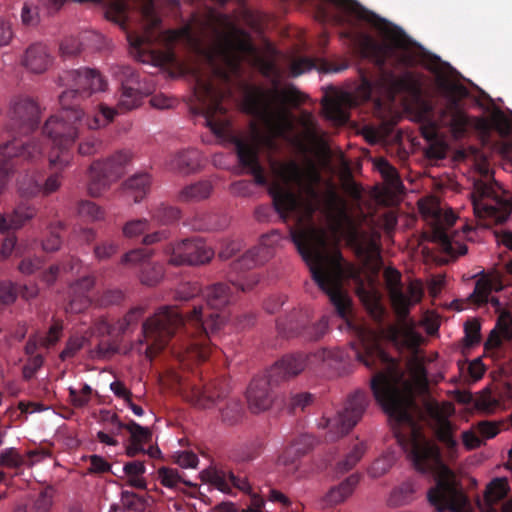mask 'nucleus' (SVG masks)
<instances>
[{
  "instance_id": "obj_58",
  "label": "nucleus",
  "mask_w": 512,
  "mask_h": 512,
  "mask_svg": "<svg viewBox=\"0 0 512 512\" xmlns=\"http://www.w3.org/2000/svg\"><path fill=\"white\" fill-rule=\"evenodd\" d=\"M101 141L96 137H89L79 144V153L84 156L93 155L101 148Z\"/></svg>"
},
{
  "instance_id": "obj_34",
  "label": "nucleus",
  "mask_w": 512,
  "mask_h": 512,
  "mask_svg": "<svg viewBox=\"0 0 512 512\" xmlns=\"http://www.w3.org/2000/svg\"><path fill=\"white\" fill-rule=\"evenodd\" d=\"M207 304L212 308H221L231 300L230 287L225 284H215L208 287L205 292Z\"/></svg>"
},
{
  "instance_id": "obj_47",
  "label": "nucleus",
  "mask_w": 512,
  "mask_h": 512,
  "mask_svg": "<svg viewBox=\"0 0 512 512\" xmlns=\"http://www.w3.org/2000/svg\"><path fill=\"white\" fill-rule=\"evenodd\" d=\"M24 462L23 457L15 448H6L0 453V465L7 468H17Z\"/></svg>"
},
{
  "instance_id": "obj_39",
  "label": "nucleus",
  "mask_w": 512,
  "mask_h": 512,
  "mask_svg": "<svg viewBox=\"0 0 512 512\" xmlns=\"http://www.w3.org/2000/svg\"><path fill=\"white\" fill-rule=\"evenodd\" d=\"M215 391L211 388H205L204 390H194L190 400L193 404L201 409H211L220 404L222 398L218 395L217 401L214 399Z\"/></svg>"
},
{
  "instance_id": "obj_3",
  "label": "nucleus",
  "mask_w": 512,
  "mask_h": 512,
  "mask_svg": "<svg viewBox=\"0 0 512 512\" xmlns=\"http://www.w3.org/2000/svg\"><path fill=\"white\" fill-rule=\"evenodd\" d=\"M354 330L367 355L365 358L357 352L356 358L367 367L372 366L370 358L385 364V371L379 372L371 380L373 393L390 421L395 426L408 428L409 439H405V435L398 428L394 427V430L414 468L421 473L434 475L436 486L429 490L428 499L435 507V512H466V497L457 486L455 474L442 462L438 448L423 437L411 415L413 393L424 390L426 385L427 375L423 362L417 357L409 360V378H405L399 372L397 363L379 346V340L388 337L394 341L403 338L404 344L412 348L420 342V335L408 325L401 329L390 326L387 331L367 327H354Z\"/></svg>"
},
{
  "instance_id": "obj_59",
  "label": "nucleus",
  "mask_w": 512,
  "mask_h": 512,
  "mask_svg": "<svg viewBox=\"0 0 512 512\" xmlns=\"http://www.w3.org/2000/svg\"><path fill=\"white\" fill-rule=\"evenodd\" d=\"M79 213L90 217L92 220H99L103 218L102 210L96 204L89 201L80 203Z\"/></svg>"
},
{
  "instance_id": "obj_37",
  "label": "nucleus",
  "mask_w": 512,
  "mask_h": 512,
  "mask_svg": "<svg viewBox=\"0 0 512 512\" xmlns=\"http://www.w3.org/2000/svg\"><path fill=\"white\" fill-rule=\"evenodd\" d=\"M116 114L117 111L115 109L101 104L97 114L93 117H86L84 125L92 130L105 127L114 119Z\"/></svg>"
},
{
  "instance_id": "obj_50",
  "label": "nucleus",
  "mask_w": 512,
  "mask_h": 512,
  "mask_svg": "<svg viewBox=\"0 0 512 512\" xmlns=\"http://www.w3.org/2000/svg\"><path fill=\"white\" fill-rule=\"evenodd\" d=\"M148 229L146 219H136L128 221L122 229L123 235L127 238H136Z\"/></svg>"
},
{
  "instance_id": "obj_28",
  "label": "nucleus",
  "mask_w": 512,
  "mask_h": 512,
  "mask_svg": "<svg viewBox=\"0 0 512 512\" xmlns=\"http://www.w3.org/2000/svg\"><path fill=\"white\" fill-rule=\"evenodd\" d=\"M442 122L449 125L455 134L459 136L468 124L466 114L458 107L456 102H451L442 115Z\"/></svg>"
},
{
  "instance_id": "obj_54",
  "label": "nucleus",
  "mask_w": 512,
  "mask_h": 512,
  "mask_svg": "<svg viewBox=\"0 0 512 512\" xmlns=\"http://www.w3.org/2000/svg\"><path fill=\"white\" fill-rule=\"evenodd\" d=\"M173 461L182 468H196L198 457L190 451H180L174 453Z\"/></svg>"
},
{
  "instance_id": "obj_16",
  "label": "nucleus",
  "mask_w": 512,
  "mask_h": 512,
  "mask_svg": "<svg viewBox=\"0 0 512 512\" xmlns=\"http://www.w3.org/2000/svg\"><path fill=\"white\" fill-rule=\"evenodd\" d=\"M11 120L15 127H20L25 133L31 131L38 122L39 108L30 98H19L11 105Z\"/></svg>"
},
{
  "instance_id": "obj_19",
  "label": "nucleus",
  "mask_w": 512,
  "mask_h": 512,
  "mask_svg": "<svg viewBox=\"0 0 512 512\" xmlns=\"http://www.w3.org/2000/svg\"><path fill=\"white\" fill-rule=\"evenodd\" d=\"M310 358V356L302 354L286 356L273 366L271 374L280 379L294 377L305 370Z\"/></svg>"
},
{
  "instance_id": "obj_38",
  "label": "nucleus",
  "mask_w": 512,
  "mask_h": 512,
  "mask_svg": "<svg viewBox=\"0 0 512 512\" xmlns=\"http://www.w3.org/2000/svg\"><path fill=\"white\" fill-rule=\"evenodd\" d=\"M509 318L501 317L496 327L490 332L485 343L486 349H494L500 346L502 339L510 338Z\"/></svg>"
},
{
  "instance_id": "obj_12",
  "label": "nucleus",
  "mask_w": 512,
  "mask_h": 512,
  "mask_svg": "<svg viewBox=\"0 0 512 512\" xmlns=\"http://www.w3.org/2000/svg\"><path fill=\"white\" fill-rule=\"evenodd\" d=\"M366 407V396L361 392L355 393L342 412L327 420L326 428L329 440L333 441L347 434L360 420Z\"/></svg>"
},
{
  "instance_id": "obj_57",
  "label": "nucleus",
  "mask_w": 512,
  "mask_h": 512,
  "mask_svg": "<svg viewBox=\"0 0 512 512\" xmlns=\"http://www.w3.org/2000/svg\"><path fill=\"white\" fill-rule=\"evenodd\" d=\"M16 298L14 285L9 281L0 282V304H11Z\"/></svg>"
},
{
  "instance_id": "obj_6",
  "label": "nucleus",
  "mask_w": 512,
  "mask_h": 512,
  "mask_svg": "<svg viewBox=\"0 0 512 512\" xmlns=\"http://www.w3.org/2000/svg\"><path fill=\"white\" fill-rule=\"evenodd\" d=\"M419 209L432 227V240L439 243L444 252L452 257L467 253V246L454 240L449 233V229L456 221V216L450 208L442 207L435 197H427L419 201Z\"/></svg>"
},
{
  "instance_id": "obj_29",
  "label": "nucleus",
  "mask_w": 512,
  "mask_h": 512,
  "mask_svg": "<svg viewBox=\"0 0 512 512\" xmlns=\"http://www.w3.org/2000/svg\"><path fill=\"white\" fill-rule=\"evenodd\" d=\"M360 476L352 474L342 481L338 486L332 488L327 494V499L332 504H339L350 497L357 485L359 484Z\"/></svg>"
},
{
  "instance_id": "obj_8",
  "label": "nucleus",
  "mask_w": 512,
  "mask_h": 512,
  "mask_svg": "<svg viewBox=\"0 0 512 512\" xmlns=\"http://www.w3.org/2000/svg\"><path fill=\"white\" fill-rule=\"evenodd\" d=\"M472 202L477 217H492L498 222L506 220L512 210V197L497 182H475Z\"/></svg>"
},
{
  "instance_id": "obj_1",
  "label": "nucleus",
  "mask_w": 512,
  "mask_h": 512,
  "mask_svg": "<svg viewBox=\"0 0 512 512\" xmlns=\"http://www.w3.org/2000/svg\"><path fill=\"white\" fill-rule=\"evenodd\" d=\"M163 38L167 43H187L212 69L213 74H209L201 68H186L195 79L194 97L205 124L219 137L225 135L228 120L224 116L226 108L222 104L224 92L218 87V82L228 81L238 75L243 60L258 67L263 75L270 78L271 88L247 87L242 103L243 110L257 117L264 125V130L252 124L248 135L235 140L239 161L254 175L257 184L265 183L259 163V150L274 149L276 137L291 141L303 152L318 156L326 154L327 135L319 128L311 113H301V131L293 132L294 118L286 105L295 107L303 101L304 96L294 85L280 87L281 71L271 59L251 45L248 35L238 29L231 18L209 11L205 16L193 17L178 30L165 32Z\"/></svg>"
},
{
  "instance_id": "obj_44",
  "label": "nucleus",
  "mask_w": 512,
  "mask_h": 512,
  "mask_svg": "<svg viewBox=\"0 0 512 512\" xmlns=\"http://www.w3.org/2000/svg\"><path fill=\"white\" fill-rule=\"evenodd\" d=\"M418 489L414 481H406L392 493V501L396 505H402L410 501L413 493Z\"/></svg>"
},
{
  "instance_id": "obj_26",
  "label": "nucleus",
  "mask_w": 512,
  "mask_h": 512,
  "mask_svg": "<svg viewBox=\"0 0 512 512\" xmlns=\"http://www.w3.org/2000/svg\"><path fill=\"white\" fill-rule=\"evenodd\" d=\"M312 69H317L320 72H339L345 67H331L326 62L320 61L315 63L310 58L300 57L294 59L290 65V75L292 77H298L306 72L311 71Z\"/></svg>"
},
{
  "instance_id": "obj_22",
  "label": "nucleus",
  "mask_w": 512,
  "mask_h": 512,
  "mask_svg": "<svg viewBox=\"0 0 512 512\" xmlns=\"http://www.w3.org/2000/svg\"><path fill=\"white\" fill-rule=\"evenodd\" d=\"M503 288L499 274L489 273L482 276L475 285L473 293L470 298L477 304H482L489 301V295L492 291H499Z\"/></svg>"
},
{
  "instance_id": "obj_23",
  "label": "nucleus",
  "mask_w": 512,
  "mask_h": 512,
  "mask_svg": "<svg viewBox=\"0 0 512 512\" xmlns=\"http://www.w3.org/2000/svg\"><path fill=\"white\" fill-rule=\"evenodd\" d=\"M23 63L31 72H44L50 63L46 47L41 44L30 46L26 51Z\"/></svg>"
},
{
  "instance_id": "obj_9",
  "label": "nucleus",
  "mask_w": 512,
  "mask_h": 512,
  "mask_svg": "<svg viewBox=\"0 0 512 512\" xmlns=\"http://www.w3.org/2000/svg\"><path fill=\"white\" fill-rule=\"evenodd\" d=\"M59 84L66 90L59 96L62 107L69 106L75 97L85 98L96 92L104 91L106 82L95 70L83 68L63 72L58 78Z\"/></svg>"
},
{
  "instance_id": "obj_60",
  "label": "nucleus",
  "mask_w": 512,
  "mask_h": 512,
  "mask_svg": "<svg viewBox=\"0 0 512 512\" xmlns=\"http://www.w3.org/2000/svg\"><path fill=\"white\" fill-rule=\"evenodd\" d=\"M475 429L481 435L482 440L493 438L499 433L497 424L488 421L479 422Z\"/></svg>"
},
{
  "instance_id": "obj_40",
  "label": "nucleus",
  "mask_w": 512,
  "mask_h": 512,
  "mask_svg": "<svg viewBox=\"0 0 512 512\" xmlns=\"http://www.w3.org/2000/svg\"><path fill=\"white\" fill-rule=\"evenodd\" d=\"M411 75L404 73L402 75L386 74L382 78L381 85L390 92H399L408 90L411 86Z\"/></svg>"
},
{
  "instance_id": "obj_32",
  "label": "nucleus",
  "mask_w": 512,
  "mask_h": 512,
  "mask_svg": "<svg viewBox=\"0 0 512 512\" xmlns=\"http://www.w3.org/2000/svg\"><path fill=\"white\" fill-rule=\"evenodd\" d=\"M34 215V210L29 207L20 206L12 215L6 217L0 216V231L6 232L9 230H15L24 225V223L31 219Z\"/></svg>"
},
{
  "instance_id": "obj_10",
  "label": "nucleus",
  "mask_w": 512,
  "mask_h": 512,
  "mask_svg": "<svg viewBox=\"0 0 512 512\" xmlns=\"http://www.w3.org/2000/svg\"><path fill=\"white\" fill-rule=\"evenodd\" d=\"M384 279L389 291L390 300L398 318L405 320L410 308L420 302L423 295V288L420 282H411L406 291H403L400 281V273L388 267L384 271Z\"/></svg>"
},
{
  "instance_id": "obj_63",
  "label": "nucleus",
  "mask_w": 512,
  "mask_h": 512,
  "mask_svg": "<svg viewBox=\"0 0 512 512\" xmlns=\"http://www.w3.org/2000/svg\"><path fill=\"white\" fill-rule=\"evenodd\" d=\"M41 265H42V260L38 257H35L33 259L26 258L20 262L18 269L21 273L29 275V274H32L37 269H39L41 267Z\"/></svg>"
},
{
  "instance_id": "obj_15",
  "label": "nucleus",
  "mask_w": 512,
  "mask_h": 512,
  "mask_svg": "<svg viewBox=\"0 0 512 512\" xmlns=\"http://www.w3.org/2000/svg\"><path fill=\"white\" fill-rule=\"evenodd\" d=\"M248 407L253 413H261L272 406L273 394L268 377L262 376L252 380L247 389Z\"/></svg>"
},
{
  "instance_id": "obj_45",
  "label": "nucleus",
  "mask_w": 512,
  "mask_h": 512,
  "mask_svg": "<svg viewBox=\"0 0 512 512\" xmlns=\"http://www.w3.org/2000/svg\"><path fill=\"white\" fill-rule=\"evenodd\" d=\"M395 463V457L393 453L383 455L378 458L369 468V474L373 478H378L384 475Z\"/></svg>"
},
{
  "instance_id": "obj_27",
  "label": "nucleus",
  "mask_w": 512,
  "mask_h": 512,
  "mask_svg": "<svg viewBox=\"0 0 512 512\" xmlns=\"http://www.w3.org/2000/svg\"><path fill=\"white\" fill-rule=\"evenodd\" d=\"M151 178L147 173H138L130 177L124 183V190L134 202H138L147 194L150 189Z\"/></svg>"
},
{
  "instance_id": "obj_2",
  "label": "nucleus",
  "mask_w": 512,
  "mask_h": 512,
  "mask_svg": "<svg viewBox=\"0 0 512 512\" xmlns=\"http://www.w3.org/2000/svg\"><path fill=\"white\" fill-rule=\"evenodd\" d=\"M274 173L277 180L270 188L274 206L284 220L291 218L296 221L297 227L290 228L291 240L308 265L314 281L344 318L350 299L341 286L344 271L337 243L341 238H347L355 245L365 268L377 273L381 267L379 235L358 234L346 213L344 201L331 185L323 196L328 227L317 228L308 223L321 202L317 189L321 177L314 163L302 166L293 161L280 163L274 167Z\"/></svg>"
},
{
  "instance_id": "obj_31",
  "label": "nucleus",
  "mask_w": 512,
  "mask_h": 512,
  "mask_svg": "<svg viewBox=\"0 0 512 512\" xmlns=\"http://www.w3.org/2000/svg\"><path fill=\"white\" fill-rule=\"evenodd\" d=\"M145 3L142 6L143 16L146 18L145 31L142 36L136 37L135 40L131 41V44L140 47L143 43H150L156 39L152 29L157 26L159 20L153 15L152 0H144Z\"/></svg>"
},
{
  "instance_id": "obj_42",
  "label": "nucleus",
  "mask_w": 512,
  "mask_h": 512,
  "mask_svg": "<svg viewBox=\"0 0 512 512\" xmlns=\"http://www.w3.org/2000/svg\"><path fill=\"white\" fill-rule=\"evenodd\" d=\"M158 479L161 484L168 488H175L180 483L192 486L190 481L184 480L177 470L168 467H162L158 470Z\"/></svg>"
},
{
  "instance_id": "obj_17",
  "label": "nucleus",
  "mask_w": 512,
  "mask_h": 512,
  "mask_svg": "<svg viewBox=\"0 0 512 512\" xmlns=\"http://www.w3.org/2000/svg\"><path fill=\"white\" fill-rule=\"evenodd\" d=\"M430 413L438 423V437L449 448H454L457 444L451 434V425L448 418L454 413V406L451 402L430 405Z\"/></svg>"
},
{
  "instance_id": "obj_51",
  "label": "nucleus",
  "mask_w": 512,
  "mask_h": 512,
  "mask_svg": "<svg viewBox=\"0 0 512 512\" xmlns=\"http://www.w3.org/2000/svg\"><path fill=\"white\" fill-rule=\"evenodd\" d=\"M222 419L226 422L233 423L237 421L242 414V407L237 400H231L226 403L225 407H220Z\"/></svg>"
},
{
  "instance_id": "obj_48",
  "label": "nucleus",
  "mask_w": 512,
  "mask_h": 512,
  "mask_svg": "<svg viewBox=\"0 0 512 512\" xmlns=\"http://www.w3.org/2000/svg\"><path fill=\"white\" fill-rule=\"evenodd\" d=\"M29 147H23L22 143L14 140L13 142H9L2 147V154L6 157H13L18 155H25L27 157H34L36 154H39L40 151L36 150L35 146H33V153L28 151Z\"/></svg>"
},
{
  "instance_id": "obj_21",
  "label": "nucleus",
  "mask_w": 512,
  "mask_h": 512,
  "mask_svg": "<svg viewBox=\"0 0 512 512\" xmlns=\"http://www.w3.org/2000/svg\"><path fill=\"white\" fill-rule=\"evenodd\" d=\"M509 492L506 478H495L486 487L484 500L478 503L481 512H497L493 504L503 499Z\"/></svg>"
},
{
  "instance_id": "obj_35",
  "label": "nucleus",
  "mask_w": 512,
  "mask_h": 512,
  "mask_svg": "<svg viewBox=\"0 0 512 512\" xmlns=\"http://www.w3.org/2000/svg\"><path fill=\"white\" fill-rule=\"evenodd\" d=\"M376 166L379 172L387 182V189L393 194L402 192L403 185L397 175L394 167H392L385 159L376 160Z\"/></svg>"
},
{
  "instance_id": "obj_41",
  "label": "nucleus",
  "mask_w": 512,
  "mask_h": 512,
  "mask_svg": "<svg viewBox=\"0 0 512 512\" xmlns=\"http://www.w3.org/2000/svg\"><path fill=\"white\" fill-rule=\"evenodd\" d=\"M359 295L370 315L376 321H381L385 311L380 303L377 293L375 291H359Z\"/></svg>"
},
{
  "instance_id": "obj_25",
  "label": "nucleus",
  "mask_w": 512,
  "mask_h": 512,
  "mask_svg": "<svg viewBox=\"0 0 512 512\" xmlns=\"http://www.w3.org/2000/svg\"><path fill=\"white\" fill-rule=\"evenodd\" d=\"M188 321L201 325L205 335L210 336L220 329L222 320L214 313H204L202 306L195 307L188 316Z\"/></svg>"
},
{
  "instance_id": "obj_55",
  "label": "nucleus",
  "mask_w": 512,
  "mask_h": 512,
  "mask_svg": "<svg viewBox=\"0 0 512 512\" xmlns=\"http://www.w3.org/2000/svg\"><path fill=\"white\" fill-rule=\"evenodd\" d=\"M86 343V338L83 336H76L69 339L65 349L61 352L60 357L66 359L74 356Z\"/></svg>"
},
{
  "instance_id": "obj_7",
  "label": "nucleus",
  "mask_w": 512,
  "mask_h": 512,
  "mask_svg": "<svg viewBox=\"0 0 512 512\" xmlns=\"http://www.w3.org/2000/svg\"><path fill=\"white\" fill-rule=\"evenodd\" d=\"M183 323V319L178 310L173 307H162L152 317L143 324V340L137 344L138 352H141V346L146 344L144 349L147 357L161 350L168 339L174 334L175 330Z\"/></svg>"
},
{
  "instance_id": "obj_36",
  "label": "nucleus",
  "mask_w": 512,
  "mask_h": 512,
  "mask_svg": "<svg viewBox=\"0 0 512 512\" xmlns=\"http://www.w3.org/2000/svg\"><path fill=\"white\" fill-rule=\"evenodd\" d=\"M164 276V266L154 262L148 263L142 267L139 280L145 286L154 287L164 279Z\"/></svg>"
},
{
  "instance_id": "obj_56",
  "label": "nucleus",
  "mask_w": 512,
  "mask_h": 512,
  "mask_svg": "<svg viewBox=\"0 0 512 512\" xmlns=\"http://www.w3.org/2000/svg\"><path fill=\"white\" fill-rule=\"evenodd\" d=\"M102 421L106 423L108 431H111L112 434H119L124 425L118 418V416L110 411L101 412Z\"/></svg>"
},
{
  "instance_id": "obj_33",
  "label": "nucleus",
  "mask_w": 512,
  "mask_h": 512,
  "mask_svg": "<svg viewBox=\"0 0 512 512\" xmlns=\"http://www.w3.org/2000/svg\"><path fill=\"white\" fill-rule=\"evenodd\" d=\"M212 185L208 181H201L188 185L178 193V199L183 202L200 201L209 197Z\"/></svg>"
},
{
  "instance_id": "obj_46",
  "label": "nucleus",
  "mask_w": 512,
  "mask_h": 512,
  "mask_svg": "<svg viewBox=\"0 0 512 512\" xmlns=\"http://www.w3.org/2000/svg\"><path fill=\"white\" fill-rule=\"evenodd\" d=\"M92 388L84 384L80 389L69 387L70 401L75 407H83L90 401Z\"/></svg>"
},
{
  "instance_id": "obj_49",
  "label": "nucleus",
  "mask_w": 512,
  "mask_h": 512,
  "mask_svg": "<svg viewBox=\"0 0 512 512\" xmlns=\"http://www.w3.org/2000/svg\"><path fill=\"white\" fill-rule=\"evenodd\" d=\"M125 428L130 432L133 442L144 444L149 442L151 439L152 434L150 430L134 421L127 424Z\"/></svg>"
},
{
  "instance_id": "obj_11",
  "label": "nucleus",
  "mask_w": 512,
  "mask_h": 512,
  "mask_svg": "<svg viewBox=\"0 0 512 512\" xmlns=\"http://www.w3.org/2000/svg\"><path fill=\"white\" fill-rule=\"evenodd\" d=\"M165 254L168 262L174 266H198L209 263L214 257V250L202 239H186L167 246Z\"/></svg>"
},
{
  "instance_id": "obj_20",
  "label": "nucleus",
  "mask_w": 512,
  "mask_h": 512,
  "mask_svg": "<svg viewBox=\"0 0 512 512\" xmlns=\"http://www.w3.org/2000/svg\"><path fill=\"white\" fill-rule=\"evenodd\" d=\"M94 286L92 277H84L70 287L71 299L69 301L68 311L72 313L82 312L90 305V299L86 292Z\"/></svg>"
},
{
  "instance_id": "obj_30",
  "label": "nucleus",
  "mask_w": 512,
  "mask_h": 512,
  "mask_svg": "<svg viewBox=\"0 0 512 512\" xmlns=\"http://www.w3.org/2000/svg\"><path fill=\"white\" fill-rule=\"evenodd\" d=\"M61 186V179L58 174L51 175L48 177L43 185L37 184L33 179H29L27 187L24 185L20 186L22 194L31 196L42 194L44 196L50 195L56 192Z\"/></svg>"
},
{
  "instance_id": "obj_64",
  "label": "nucleus",
  "mask_w": 512,
  "mask_h": 512,
  "mask_svg": "<svg viewBox=\"0 0 512 512\" xmlns=\"http://www.w3.org/2000/svg\"><path fill=\"white\" fill-rule=\"evenodd\" d=\"M462 441L469 450L478 448L482 445L483 440L477 436L475 430H467L462 433Z\"/></svg>"
},
{
  "instance_id": "obj_24",
  "label": "nucleus",
  "mask_w": 512,
  "mask_h": 512,
  "mask_svg": "<svg viewBox=\"0 0 512 512\" xmlns=\"http://www.w3.org/2000/svg\"><path fill=\"white\" fill-rule=\"evenodd\" d=\"M170 168L182 174L196 171L200 166V156L196 150H187L177 153L170 160Z\"/></svg>"
},
{
  "instance_id": "obj_14",
  "label": "nucleus",
  "mask_w": 512,
  "mask_h": 512,
  "mask_svg": "<svg viewBox=\"0 0 512 512\" xmlns=\"http://www.w3.org/2000/svg\"><path fill=\"white\" fill-rule=\"evenodd\" d=\"M120 80L122 92L118 102V109L130 111L137 108L141 104L143 94L136 74L129 67L122 68Z\"/></svg>"
},
{
  "instance_id": "obj_61",
  "label": "nucleus",
  "mask_w": 512,
  "mask_h": 512,
  "mask_svg": "<svg viewBox=\"0 0 512 512\" xmlns=\"http://www.w3.org/2000/svg\"><path fill=\"white\" fill-rule=\"evenodd\" d=\"M90 467L88 468L89 473H104L111 469L110 464L99 455L90 456Z\"/></svg>"
},
{
  "instance_id": "obj_5",
  "label": "nucleus",
  "mask_w": 512,
  "mask_h": 512,
  "mask_svg": "<svg viewBox=\"0 0 512 512\" xmlns=\"http://www.w3.org/2000/svg\"><path fill=\"white\" fill-rule=\"evenodd\" d=\"M377 27L384 42L378 43L369 35H361L358 45L362 55L379 66L389 59H394L399 64L411 63L412 57L404 35L386 22L379 23Z\"/></svg>"
},
{
  "instance_id": "obj_18",
  "label": "nucleus",
  "mask_w": 512,
  "mask_h": 512,
  "mask_svg": "<svg viewBox=\"0 0 512 512\" xmlns=\"http://www.w3.org/2000/svg\"><path fill=\"white\" fill-rule=\"evenodd\" d=\"M355 104L349 92H340L331 96L323 103V109L328 119L344 123L348 119V109Z\"/></svg>"
},
{
  "instance_id": "obj_43",
  "label": "nucleus",
  "mask_w": 512,
  "mask_h": 512,
  "mask_svg": "<svg viewBox=\"0 0 512 512\" xmlns=\"http://www.w3.org/2000/svg\"><path fill=\"white\" fill-rule=\"evenodd\" d=\"M143 316V309L136 307L131 309L121 320L113 327L114 331L125 333L130 328L136 326Z\"/></svg>"
},
{
  "instance_id": "obj_62",
  "label": "nucleus",
  "mask_w": 512,
  "mask_h": 512,
  "mask_svg": "<svg viewBox=\"0 0 512 512\" xmlns=\"http://www.w3.org/2000/svg\"><path fill=\"white\" fill-rule=\"evenodd\" d=\"M199 291L200 289L196 283H185L178 288L176 298L180 300H189L198 294Z\"/></svg>"
},
{
  "instance_id": "obj_4",
  "label": "nucleus",
  "mask_w": 512,
  "mask_h": 512,
  "mask_svg": "<svg viewBox=\"0 0 512 512\" xmlns=\"http://www.w3.org/2000/svg\"><path fill=\"white\" fill-rule=\"evenodd\" d=\"M84 118L82 109L65 106L60 113L46 121L44 133L54 146L49 154V162L53 168L62 169L70 164L71 155L66 148L78 138Z\"/></svg>"
},
{
  "instance_id": "obj_52",
  "label": "nucleus",
  "mask_w": 512,
  "mask_h": 512,
  "mask_svg": "<svg viewBox=\"0 0 512 512\" xmlns=\"http://www.w3.org/2000/svg\"><path fill=\"white\" fill-rule=\"evenodd\" d=\"M466 345L472 346L480 340V324L477 320L472 319L465 322L464 325Z\"/></svg>"
},
{
  "instance_id": "obj_53",
  "label": "nucleus",
  "mask_w": 512,
  "mask_h": 512,
  "mask_svg": "<svg viewBox=\"0 0 512 512\" xmlns=\"http://www.w3.org/2000/svg\"><path fill=\"white\" fill-rule=\"evenodd\" d=\"M152 257V252L145 249H135L126 253L122 257V263L125 264H140Z\"/></svg>"
},
{
  "instance_id": "obj_13",
  "label": "nucleus",
  "mask_w": 512,
  "mask_h": 512,
  "mask_svg": "<svg viewBox=\"0 0 512 512\" xmlns=\"http://www.w3.org/2000/svg\"><path fill=\"white\" fill-rule=\"evenodd\" d=\"M130 159V152L120 151L104 162L94 163L91 167L92 173L100 172L106 180L102 182L101 179H96V176H93L94 179L89 185V193L94 197L100 196L107 189L109 183L121 175L123 167Z\"/></svg>"
}]
</instances>
